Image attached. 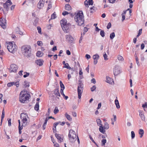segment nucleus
Masks as SVG:
<instances>
[{
  "mask_svg": "<svg viewBox=\"0 0 147 147\" xmlns=\"http://www.w3.org/2000/svg\"><path fill=\"white\" fill-rule=\"evenodd\" d=\"M21 50L25 56L28 57L31 56V49L29 45H24L21 47Z\"/></svg>",
  "mask_w": 147,
  "mask_h": 147,
  "instance_id": "obj_1",
  "label": "nucleus"
},
{
  "mask_svg": "<svg viewBox=\"0 0 147 147\" xmlns=\"http://www.w3.org/2000/svg\"><path fill=\"white\" fill-rule=\"evenodd\" d=\"M75 20L79 26H80L84 23V16L83 12H78L75 16Z\"/></svg>",
  "mask_w": 147,
  "mask_h": 147,
  "instance_id": "obj_2",
  "label": "nucleus"
},
{
  "mask_svg": "<svg viewBox=\"0 0 147 147\" xmlns=\"http://www.w3.org/2000/svg\"><path fill=\"white\" fill-rule=\"evenodd\" d=\"M19 100L20 102L24 103L25 101L28 100L30 95L24 91H22L20 94Z\"/></svg>",
  "mask_w": 147,
  "mask_h": 147,
  "instance_id": "obj_3",
  "label": "nucleus"
},
{
  "mask_svg": "<svg viewBox=\"0 0 147 147\" xmlns=\"http://www.w3.org/2000/svg\"><path fill=\"white\" fill-rule=\"evenodd\" d=\"M7 45V49L9 52L14 53L16 51L17 47L13 42H9Z\"/></svg>",
  "mask_w": 147,
  "mask_h": 147,
  "instance_id": "obj_4",
  "label": "nucleus"
},
{
  "mask_svg": "<svg viewBox=\"0 0 147 147\" xmlns=\"http://www.w3.org/2000/svg\"><path fill=\"white\" fill-rule=\"evenodd\" d=\"M76 135L75 132L72 129L69 131L68 137L70 141L72 142H74L76 140Z\"/></svg>",
  "mask_w": 147,
  "mask_h": 147,
  "instance_id": "obj_5",
  "label": "nucleus"
},
{
  "mask_svg": "<svg viewBox=\"0 0 147 147\" xmlns=\"http://www.w3.org/2000/svg\"><path fill=\"white\" fill-rule=\"evenodd\" d=\"M80 83H78V86L77 88V91L78 93V97L79 99L81 98V94L82 93L84 86L83 84L80 81Z\"/></svg>",
  "mask_w": 147,
  "mask_h": 147,
  "instance_id": "obj_6",
  "label": "nucleus"
},
{
  "mask_svg": "<svg viewBox=\"0 0 147 147\" xmlns=\"http://www.w3.org/2000/svg\"><path fill=\"white\" fill-rule=\"evenodd\" d=\"M20 117L22 119V126H25L26 125L28 119L29 118L27 114L26 113H21Z\"/></svg>",
  "mask_w": 147,
  "mask_h": 147,
  "instance_id": "obj_7",
  "label": "nucleus"
},
{
  "mask_svg": "<svg viewBox=\"0 0 147 147\" xmlns=\"http://www.w3.org/2000/svg\"><path fill=\"white\" fill-rule=\"evenodd\" d=\"M113 73L115 76H117L121 73L120 69L119 67L116 65L113 69Z\"/></svg>",
  "mask_w": 147,
  "mask_h": 147,
  "instance_id": "obj_8",
  "label": "nucleus"
},
{
  "mask_svg": "<svg viewBox=\"0 0 147 147\" xmlns=\"http://www.w3.org/2000/svg\"><path fill=\"white\" fill-rule=\"evenodd\" d=\"M70 25V24L69 23H68L67 24H65L64 25V26L62 27V28L64 32L66 33H68L69 31V28Z\"/></svg>",
  "mask_w": 147,
  "mask_h": 147,
  "instance_id": "obj_9",
  "label": "nucleus"
},
{
  "mask_svg": "<svg viewBox=\"0 0 147 147\" xmlns=\"http://www.w3.org/2000/svg\"><path fill=\"white\" fill-rule=\"evenodd\" d=\"M11 68L10 71L11 72H17L18 67V66L15 64H12L11 65Z\"/></svg>",
  "mask_w": 147,
  "mask_h": 147,
  "instance_id": "obj_10",
  "label": "nucleus"
},
{
  "mask_svg": "<svg viewBox=\"0 0 147 147\" xmlns=\"http://www.w3.org/2000/svg\"><path fill=\"white\" fill-rule=\"evenodd\" d=\"M66 38L69 43H71L73 42L74 38L71 35H67L66 36Z\"/></svg>",
  "mask_w": 147,
  "mask_h": 147,
  "instance_id": "obj_11",
  "label": "nucleus"
},
{
  "mask_svg": "<svg viewBox=\"0 0 147 147\" xmlns=\"http://www.w3.org/2000/svg\"><path fill=\"white\" fill-rule=\"evenodd\" d=\"M6 24L5 19H3L0 20V25L4 29L6 28Z\"/></svg>",
  "mask_w": 147,
  "mask_h": 147,
  "instance_id": "obj_12",
  "label": "nucleus"
},
{
  "mask_svg": "<svg viewBox=\"0 0 147 147\" xmlns=\"http://www.w3.org/2000/svg\"><path fill=\"white\" fill-rule=\"evenodd\" d=\"M55 137L59 140V142H61L63 140V137L61 135L59 134H55Z\"/></svg>",
  "mask_w": 147,
  "mask_h": 147,
  "instance_id": "obj_13",
  "label": "nucleus"
},
{
  "mask_svg": "<svg viewBox=\"0 0 147 147\" xmlns=\"http://www.w3.org/2000/svg\"><path fill=\"white\" fill-rule=\"evenodd\" d=\"M44 6V1L43 0H40L37 4V7L38 8L41 9Z\"/></svg>",
  "mask_w": 147,
  "mask_h": 147,
  "instance_id": "obj_14",
  "label": "nucleus"
},
{
  "mask_svg": "<svg viewBox=\"0 0 147 147\" xmlns=\"http://www.w3.org/2000/svg\"><path fill=\"white\" fill-rule=\"evenodd\" d=\"M43 60L40 59H37L35 61V63L40 66H42L43 65Z\"/></svg>",
  "mask_w": 147,
  "mask_h": 147,
  "instance_id": "obj_15",
  "label": "nucleus"
},
{
  "mask_svg": "<svg viewBox=\"0 0 147 147\" xmlns=\"http://www.w3.org/2000/svg\"><path fill=\"white\" fill-rule=\"evenodd\" d=\"M60 24L62 27L67 24V21L65 19H63L61 20Z\"/></svg>",
  "mask_w": 147,
  "mask_h": 147,
  "instance_id": "obj_16",
  "label": "nucleus"
},
{
  "mask_svg": "<svg viewBox=\"0 0 147 147\" xmlns=\"http://www.w3.org/2000/svg\"><path fill=\"white\" fill-rule=\"evenodd\" d=\"M53 93L56 96H60V94L59 92V90L58 88L54 90Z\"/></svg>",
  "mask_w": 147,
  "mask_h": 147,
  "instance_id": "obj_17",
  "label": "nucleus"
},
{
  "mask_svg": "<svg viewBox=\"0 0 147 147\" xmlns=\"http://www.w3.org/2000/svg\"><path fill=\"white\" fill-rule=\"evenodd\" d=\"M63 63L65 65L63 67V68H65L69 69H71V67L69 66V64L68 63H65V61H63Z\"/></svg>",
  "mask_w": 147,
  "mask_h": 147,
  "instance_id": "obj_18",
  "label": "nucleus"
},
{
  "mask_svg": "<svg viewBox=\"0 0 147 147\" xmlns=\"http://www.w3.org/2000/svg\"><path fill=\"white\" fill-rule=\"evenodd\" d=\"M43 55V53L40 51H38L36 53V55L38 57H41Z\"/></svg>",
  "mask_w": 147,
  "mask_h": 147,
  "instance_id": "obj_19",
  "label": "nucleus"
},
{
  "mask_svg": "<svg viewBox=\"0 0 147 147\" xmlns=\"http://www.w3.org/2000/svg\"><path fill=\"white\" fill-rule=\"evenodd\" d=\"M65 9L67 11H69L71 9V7L69 5L67 4L65 5Z\"/></svg>",
  "mask_w": 147,
  "mask_h": 147,
  "instance_id": "obj_20",
  "label": "nucleus"
},
{
  "mask_svg": "<svg viewBox=\"0 0 147 147\" xmlns=\"http://www.w3.org/2000/svg\"><path fill=\"white\" fill-rule=\"evenodd\" d=\"M115 103L117 109H119L120 108V106L118 100L116 99L115 100Z\"/></svg>",
  "mask_w": 147,
  "mask_h": 147,
  "instance_id": "obj_21",
  "label": "nucleus"
},
{
  "mask_svg": "<svg viewBox=\"0 0 147 147\" xmlns=\"http://www.w3.org/2000/svg\"><path fill=\"white\" fill-rule=\"evenodd\" d=\"M99 131L102 133L104 134L105 132V130L103 128V127L102 126H100L99 128Z\"/></svg>",
  "mask_w": 147,
  "mask_h": 147,
  "instance_id": "obj_22",
  "label": "nucleus"
},
{
  "mask_svg": "<svg viewBox=\"0 0 147 147\" xmlns=\"http://www.w3.org/2000/svg\"><path fill=\"white\" fill-rule=\"evenodd\" d=\"M38 21V18L37 17H36L33 22V24L35 26H36L37 25V24Z\"/></svg>",
  "mask_w": 147,
  "mask_h": 147,
  "instance_id": "obj_23",
  "label": "nucleus"
},
{
  "mask_svg": "<svg viewBox=\"0 0 147 147\" xmlns=\"http://www.w3.org/2000/svg\"><path fill=\"white\" fill-rule=\"evenodd\" d=\"M39 103L38 102H36L34 107V109L36 111H38L39 110Z\"/></svg>",
  "mask_w": 147,
  "mask_h": 147,
  "instance_id": "obj_24",
  "label": "nucleus"
},
{
  "mask_svg": "<svg viewBox=\"0 0 147 147\" xmlns=\"http://www.w3.org/2000/svg\"><path fill=\"white\" fill-rule=\"evenodd\" d=\"M139 133L140 135V137L141 138H142L144 134V130L142 129H140L139 130Z\"/></svg>",
  "mask_w": 147,
  "mask_h": 147,
  "instance_id": "obj_25",
  "label": "nucleus"
},
{
  "mask_svg": "<svg viewBox=\"0 0 147 147\" xmlns=\"http://www.w3.org/2000/svg\"><path fill=\"white\" fill-rule=\"evenodd\" d=\"M96 122L97 123V124L99 126H102V122L100 119H97L96 120Z\"/></svg>",
  "mask_w": 147,
  "mask_h": 147,
  "instance_id": "obj_26",
  "label": "nucleus"
},
{
  "mask_svg": "<svg viewBox=\"0 0 147 147\" xmlns=\"http://www.w3.org/2000/svg\"><path fill=\"white\" fill-rule=\"evenodd\" d=\"M115 36V34L114 32H113L110 34V38L111 40L113 39Z\"/></svg>",
  "mask_w": 147,
  "mask_h": 147,
  "instance_id": "obj_27",
  "label": "nucleus"
},
{
  "mask_svg": "<svg viewBox=\"0 0 147 147\" xmlns=\"http://www.w3.org/2000/svg\"><path fill=\"white\" fill-rule=\"evenodd\" d=\"M59 84L61 88V90H63L65 88V86L62 81H60Z\"/></svg>",
  "mask_w": 147,
  "mask_h": 147,
  "instance_id": "obj_28",
  "label": "nucleus"
},
{
  "mask_svg": "<svg viewBox=\"0 0 147 147\" xmlns=\"http://www.w3.org/2000/svg\"><path fill=\"white\" fill-rule=\"evenodd\" d=\"M93 59H98L99 58V55L97 54H96L93 56Z\"/></svg>",
  "mask_w": 147,
  "mask_h": 147,
  "instance_id": "obj_29",
  "label": "nucleus"
},
{
  "mask_svg": "<svg viewBox=\"0 0 147 147\" xmlns=\"http://www.w3.org/2000/svg\"><path fill=\"white\" fill-rule=\"evenodd\" d=\"M107 140L105 139H103L101 140V145L102 146L105 145V143H106Z\"/></svg>",
  "mask_w": 147,
  "mask_h": 147,
  "instance_id": "obj_30",
  "label": "nucleus"
},
{
  "mask_svg": "<svg viewBox=\"0 0 147 147\" xmlns=\"http://www.w3.org/2000/svg\"><path fill=\"white\" fill-rule=\"evenodd\" d=\"M65 116L66 117V118L68 120H69L70 121H71V120L72 119L71 118L70 116L69 115H68L66 113L65 114Z\"/></svg>",
  "mask_w": 147,
  "mask_h": 147,
  "instance_id": "obj_31",
  "label": "nucleus"
},
{
  "mask_svg": "<svg viewBox=\"0 0 147 147\" xmlns=\"http://www.w3.org/2000/svg\"><path fill=\"white\" fill-rule=\"evenodd\" d=\"M109 127V126L108 124L106 122H105L104 124V129H108Z\"/></svg>",
  "mask_w": 147,
  "mask_h": 147,
  "instance_id": "obj_32",
  "label": "nucleus"
},
{
  "mask_svg": "<svg viewBox=\"0 0 147 147\" xmlns=\"http://www.w3.org/2000/svg\"><path fill=\"white\" fill-rule=\"evenodd\" d=\"M14 84H15V82H12L8 83L7 84V86L8 87H10L13 85H14Z\"/></svg>",
  "mask_w": 147,
  "mask_h": 147,
  "instance_id": "obj_33",
  "label": "nucleus"
},
{
  "mask_svg": "<svg viewBox=\"0 0 147 147\" xmlns=\"http://www.w3.org/2000/svg\"><path fill=\"white\" fill-rule=\"evenodd\" d=\"M59 112V110L57 107H55V109L54 110V113L56 114Z\"/></svg>",
  "mask_w": 147,
  "mask_h": 147,
  "instance_id": "obj_34",
  "label": "nucleus"
},
{
  "mask_svg": "<svg viewBox=\"0 0 147 147\" xmlns=\"http://www.w3.org/2000/svg\"><path fill=\"white\" fill-rule=\"evenodd\" d=\"M56 14H55V13H53L51 16V19H54L56 18Z\"/></svg>",
  "mask_w": 147,
  "mask_h": 147,
  "instance_id": "obj_35",
  "label": "nucleus"
},
{
  "mask_svg": "<svg viewBox=\"0 0 147 147\" xmlns=\"http://www.w3.org/2000/svg\"><path fill=\"white\" fill-rule=\"evenodd\" d=\"M100 35L102 37H104L105 35V32L104 30H101L100 32Z\"/></svg>",
  "mask_w": 147,
  "mask_h": 147,
  "instance_id": "obj_36",
  "label": "nucleus"
},
{
  "mask_svg": "<svg viewBox=\"0 0 147 147\" xmlns=\"http://www.w3.org/2000/svg\"><path fill=\"white\" fill-rule=\"evenodd\" d=\"M131 137L132 139H134L135 137V134L134 132L132 131L131 132Z\"/></svg>",
  "mask_w": 147,
  "mask_h": 147,
  "instance_id": "obj_37",
  "label": "nucleus"
},
{
  "mask_svg": "<svg viewBox=\"0 0 147 147\" xmlns=\"http://www.w3.org/2000/svg\"><path fill=\"white\" fill-rule=\"evenodd\" d=\"M142 29H140L139 30L138 33L136 36L137 37H138L142 33Z\"/></svg>",
  "mask_w": 147,
  "mask_h": 147,
  "instance_id": "obj_38",
  "label": "nucleus"
},
{
  "mask_svg": "<svg viewBox=\"0 0 147 147\" xmlns=\"http://www.w3.org/2000/svg\"><path fill=\"white\" fill-rule=\"evenodd\" d=\"M23 126L21 125V126L18 127L19 129V133L20 134H21V130L23 129Z\"/></svg>",
  "mask_w": 147,
  "mask_h": 147,
  "instance_id": "obj_39",
  "label": "nucleus"
},
{
  "mask_svg": "<svg viewBox=\"0 0 147 147\" xmlns=\"http://www.w3.org/2000/svg\"><path fill=\"white\" fill-rule=\"evenodd\" d=\"M88 136H89V137L90 139L92 141V142L96 144V143L94 141V140L93 139V138L91 137V136L89 134L88 135Z\"/></svg>",
  "mask_w": 147,
  "mask_h": 147,
  "instance_id": "obj_40",
  "label": "nucleus"
},
{
  "mask_svg": "<svg viewBox=\"0 0 147 147\" xmlns=\"http://www.w3.org/2000/svg\"><path fill=\"white\" fill-rule=\"evenodd\" d=\"M9 4H7V3H5L3 5V7L4 8L7 9L9 8Z\"/></svg>",
  "mask_w": 147,
  "mask_h": 147,
  "instance_id": "obj_41",
  "label": "nucleus"
},
{
  "mask_svg": "<svg viewBox=\"0 0 147 147\" xmlns=\"http://www.w3.org/2000/svg\"><path fill=\"white\" fill-rule=\"evenodd\" d=\"M52 7V4L51 3H50L49 4H48V7L47 8V10H49Z\"/></svg>",
  "mask_w": 147,
  "mask_h": 147,
  "instance_id": "obj_42",
  "label": "nucleus"
},
{
  "mask_svg": "<svg viewBox=\"0 0 147 147\" xmlns=\"http://www.w3.org/2000/svg\"><path fill=\"white\" fill-rule=\"evenodd\" d=\"M5 113V111L4 110V109H3V111H2V116L1 117V118H2V119H3L4 118V117Z\"/></svg>",
  "mask_w": 147,
  "mask_h": 147,
  "instance_id": "obj_43",
  "label": "nucleus"
},
{
  "mask_svg": "<svg viewBox=\"0 0 147 147\" xmlns=\"http://www.w3.org/2000/svg\"><path fill=\"white\" fill-rule=\"evenodd\" d=\"M117 58L119 60L123 61V57L121 56H118Z\"/></svg>",
  "mask_w": 147,
  "mask_h": 147,
  "instance_id": "obj_44",
  "label": "nucleus"
},
{
  "mask_svg": "<svg viewBox=\"0 0 147 147\" xmlns=\"http://www.w3.org/2000/svg\"><path fill=\"white\" fill-rule=\"evenodd\" d=\"M103 57L105 60H106L108 59V58H107V55L106 53H105V54H104Z\"/></svg>",
  "mask_w": 147,
  "mask_h": 147,
  "instance_id": "obj_45",
  "label": "nucleus"
},
{
  "mask_svg": "<svg viewBox=\"0 0 147 147\" xmlns=\"http://www.w3.org/2000/svg\"><path fill=\"white\" fill-rule=\"evenodd\" d=\"M24 86L25 87H29V84L28 82H27V81L24 82Z\"/></svg>",
  "mask_w": 147,
  "mask_h": 147,
  "instance_id": "obj_46",
  "label": "nucleus"
},
{
  "mask_svg": "<svg viewBox=\"0 0 147 147\" xmlns=\"http://www.w3.org/2000/svg\"><path fill=\"white\" fill-rule=\"evenodd\" d=\"M136 63L138 65V66H139L140 65H139V63L138 61V57L137 56H136Z\"/></svg>",
  "mask_w": 147,
  "mask_h": 147,
  "instance_id": "obj_47",
  "label": "nucleus"
},
{
  "mask_svg": "<svg viewBox=\"0 0 147 147\" xmlns=\"http://www.w3.org/2000/svg\"><path fill=\"white\" fill-rule=\"evenodd\" d=\"M88 2L87 0H86L84 2V4L85 5V6L86 7H88Z\"/></svg>",
  "mask_w": 147,
  "mask_h": 147,
  "instance_id": "obj_48",
  "label": "nucleus"
},
{
  "mask_svg": "<svg viewBox=\"0 0 147 147\" xmlns=\"http://www.w3.org/2000/svg\"><path fill=\"white\" fill-rule=\"evenodd\" d=\"M111 24L110 22H109L107 26V29H109L111 28Z\"/></svg>",
  "mask_w": 147,
  "mask_h": 147,
  "instance_id": "obj_49",
  "label": "nucleus"
},
{
  "mask_svg": "<svg viewBox=\"0 0 147 147\" xmlns=\"http://www.w3.org/2000/svg\"><path fill=\"white\" fill-rule=\"evenodd\" d=\"M5 3H7V4H8V3H9V5H10L12 4V3L11 1V0H7Z\"/></svg>",
  "mask_w": 147,
  "mask_h": 147,
  "instance_id": "obj_50",
  "label": "nucleus"
},
{
  "mask_svg": "<svg viewBox=\"0 0 147 147\" xmlns=\"http://www.w3.org/2000/svg\"><path fill=\"white\" fill-rule=\"evenodd\" d=\"M37 44L38 45L40 46H41L42 45V42L41 41H38L37 42Z\"/></svg>",
  "mask_w": 147,
  "mask_h": 147,
  "instance_id": "obj_51",
  "label": "nucleus"
},
{
  "mask_svg": "<svg viewBox=\"0 0 147 147\" xmlns=\"http://www.w3.org/2000/svg\"><path fill=\"white\" fill-rule=\"evenodd\" d=\"M96 88L95 86H93L91 88V90L93 92L94 91Z\"/></svg>",
  "mask_w": 147,
  "mask_h": 147,
  "instance_id": "obj_52",
  "label": "nucleus"
},
{
  "mask_svg": "<svg viewBox=\"0 0 147 147\" xmlns=\"http://www.w3.org/2000/svg\"><path fill=\"white\" fill-rule=\"evenodd\" d=\"M37 29L38 30V32L39 33H41V28L39 26L37 27Z\"/></svg>",
  "mask_w": 147,
  "mask_h": 147,
  "instance_id": "obj_53",
  "label": "nucleus"
},
{
  "mask_svg": "<svg viewBox=\"0 0 147 147\" xmlns=\"http://www.w3.org/2000/svg\"><path fill=\"white\" fill-rule=\"evenodd\" d=\"M88 3L89 5H92L93 3L92 2V0H88Z\"/></svg>",
  "mask_w": 147,
  "mask_h": 147,
  "instance_id": "obj_54",
  "label": "nucleus"
},
{
  "mask_svg": "<svg viewBox=\"0 0 147 147\" xmlns=\"http://www.w3.org/2000/svg\"><path fill=\"white\" fill-rule=\"evenodd\" d=\"M91 82L92 83L95 84L96 83L95 80L94 78H92L91 80Z\"/></svg>",
  "mask_w": 147,
  "mask_h": 147,
  "instance_id": "obj_55",
  "label": "nucleus"
},
{
  "mask_svg": "<svg viewBox=\"0 0 147 147\" xmlns=\"http://www.w3.org/2000/svg\"><path fill=\"white\" fill-rule=\"evenodd\" d=\"M79 74L80 75H82L83 74V72L82 71V69L81 68H80L79 69Z\"/></svg>",
  "mask_w": 147,
  "mask_h": 147,
  "instance_id": "obj_56",
  "label": "nucleus"
},
{
  "mask_svg": "<svg viewBox=\"0 0 147 147\" xmlns=\"http://www.w3.org/2000/svg\"><path fill=\"white\" fill-rule=\"evenodd\" d=\"M69 14L68 12L67 11H65L62 13V14L63 16H65L66 15H67Z\"/></svg>",
  "mask_w": 147,
  "mask_h": 147,
  "instance_id": "obj_57",
  "label": "nucleus"
},
{
  "mask_svg": "<svg viewBox=\"0 0 147 147\" xmlns=\"http://www.w3.org/2000/svg\"><path fill=\"white\" fill-rule=\"evenodd\" d=\"M145 47V45L144 43H142L141 46V49L142 50L144 49Z\"/></svg>",
  "mask_w": 147,
  "mask_h": 147,
  "instance_id": "obj_58",
  "label": "nucleus"
},
{
  "mask_svg": "<svg viewBox=\"0 0 147 147\" xmlns=\"http://www.w3.org/2000/svg\"><path fill=\"white\" fill-rule=\"evenodd\" d=\"M122 16V21H123V20L125 19V16L123 15V13H122L121 14Z\"/></svg>",
  "mask_w": 147,
  "mask_h": 147,
  "instance_id": "obj_59",
  "label": "nucleus"
},
{
  "mask_svg": "<svg viewBox=\"0 0 147 147\" xmlns=\"http://www.w3.org/2000/svg\"><path fill=\"white\" fill-rule=\"evenodd\" d=\"M26 74H25L24 75L23 77L24 78H25L28 76L29 75V73H27V72H26Z\"/></svg>",
  "mask_w": 147,
  "mask_h": 147,
  "instance_id": "obj_60",
  "label": "nucleus"
},
{
  "mask_svg": "<svg viewBox=\"0 0 147 147\" xmlns=\"http://www.w3.org/2000/svg\"><path fill=\"white\" fill-rule=\"evenodd\" d=\"M11 119H9V120H8V124L9 126H10L11 125Z\"/></svg>",
  "mask_w": 147,
  "mask_h": 147,
  "instance_id": "obj_61",
  "label": "nucleus"
},
{
  "mask_svg": "<svg viewBox=\"0 0 147 147\" xmlns=\"http://www.w3.org/2000/svg\"><path fill=\"white\" fill-rule=\"evenodd\" d=\"M54 146L55 147H59V145L57 143H55L54 144Z\"/></svg>",
  "mask_w": 147,
  "mask_h": 147,
  "instance_id": "obj_62",
  "label": "nucleus"
},
{
  "mask_svg": "<svg viewBox=\"0 0 147 147\" xmlns=\"http://www.w3.org/2000/svg\"><path fill=\"white\" fill-rule=\"evenodd\" d=\"M140 117H141V119H142V121H145V117L144 115H143L141 116Z\"/></svg>",
  "mask_w": 147,
  "mask_h": 147,
  "instance_id": "obj_63",
  "label": "nucleus"
},
{
  "mask_svg": "<svg viewBox=\"0 0 147 147\" xmlns=\"http://www.w3.org/2000/svg\"><path fill=\"white\" fill-rule=\"evenodd\" d=\"M85 57L88 59H90L91 57L90 55L87 54L86 55Z\"/></svg>",
  "mask_w": 147,
  "mask_h": 147,
  "instance_id": "obj_64",
  "label": "nucleus"
}]
</instances>
